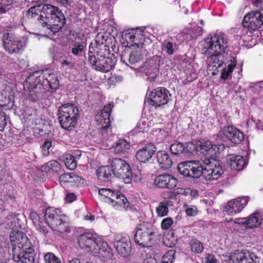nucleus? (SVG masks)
<instances>
[{"mask_svg": "<svg viewBox=\"0 0 263 263\" xmlns=\"http://www.w3.org/2000/svg\"><path fill=\"white\" fill-rule=\"evenodd\" d=\"M146 261V263H148V262H149L148 260H147V261Z\"/></svg>", "mask_w": 263, "mask_h": 263, "instance_id": "obj_63", "label": "nucleus"}, {"mask_svg": "<svg viewBox=\"0 0 263 263\" xmlns=\"http://www.w3.org/2000/svg\"><path fill=\"white\" fill-rule=\"evenodd\" d=\"M112 102H109L105 105L100 113H98L95 117L96 121L98 124L102 125L101 131L102 135H104L108 129L110 123V112L113 107Z\"/></svg>", "mask_w": 263, "mask_h": 263, "instance_id": "obj_19", "label": "nucleus"}, {"mask_svg": "<svg viewBox=\"0 0 263 263\" xmlns=\"http://www.w3.org/2000/svg\"><path fill=\"white\" fill-rule=\"evenodd\" d=\"M114 175L123 180L125 183H129L133 178L132 172L129 164L121 159L115 158L111 162Z\"/></svg>", "mask_w": 263, "mask_h": 263, "instance_id": "obj_11", "label": "nucleus"}, {"mask_svg": "<svg viewBox=\"0 0 263 263\" xmlns=\"http://www.w3.org/2000/svg\"><path fill=\"white\" fill-rule=\"evenodd\" d=\"M229 221H231V222L233 221V222L235 224H238L239 225H245V222H246L245 218L235 219L234 221L232 219H231Z\"/></svg>", "mask_w": 263, "mask_h": 263, "instance_id": "obj_57", "label": "nucleus"}, {"mask_svg": "<svg viewBox=\"0 0 263 263\" xmlns=\"http://www.w3.org/2000/svg\"><path fill=\"white\" fill-rule=\"evenodd\" d=\"M115 196L111 198V203L114 206H119L124 208L127 207L128 202L126 198L122 194H120L118 192H115Z\"/></svg>", "mask_w": 263, "mask_h": 263, "instance_id": "obj_30", "label": "nucleus"}, {"mask_svg": "<svg viewBox=\"0 0 263 263\" xmlns=\"http://www.w3.org/2000/svg\"><path fill=\"white\" fill-rule=\"evenodd\" d=\"M122 38L127 42V44L134 48H142L144 44V38L141 31L126 30L122 34Z\"/></svg>", "mask_w": 263, "mask_h": 263, "instance_id": "obj_17", "label": "nucleus"}, {"mask_svg": "<svg viewBox=\"0 0 263 263\" xmlns=\"http://www.w3.org/2000/svg\"><path fill=\"white\" fill-rule=\"evenodd\" d=\"M69 263H81L80 259L78 258H73L71 260H70Z\"/></svg>", "mask_w": 263, "mask_h": 263, "instance_id": "obj_59", "label": "nucleus"}, {"mask_svg": "<svg viewBox=\"0 0 263 263\" xmlns=\"http://www.w3.org/2000/svg\"><path fill=\"white\" fill-rule=\"evenodd\" d=\"M10 239L13 260L20 263H33L35 254L28 237L22 232L13 230L10 234Z\"/></svg>", "mask_w": 263, "mask_h": 263, "instance_id": "obj_3", "label": "nucleus"}, {"mask_svg": "<svg viewBox=\"0 0 263 263\" xmlns=\"http://www.w3.org/2000/svg\"><path fill=\"white\" fill-rule=\"evenodd\" d=\"M115 192L109 189L102 188L99 190V194L108 198L110 201L115 196Z\"/></svg>", "mask_w": 263, "mask_h": 263, "instance_id": "obj_45", "label": "nucleus"}, {"mask_svg": "<svg viewBox=\"0 0 263 263\" xmlns=\"http://www.w3.org/2000/svg\"><path fill=\"white\" fill-rule=\"evenodd\" d=\"M114 246L119 254L126 257L129 254L131 249V242L129 236L125 233H119L115 235Z\"/></svg>", "mask_w": 263, "mask_h": 263, "instance_id": "obj_15", "label": "nucleus"}, {"mask_svg": "<svg viewBox=\"0 0 263 263\" xmlns=\"http://www.w3.org/2000/svg\"><path fill=\"white\" fill-rule=\"evenodd\" d=\"M42 171L46 172L58 173L61 170V165L56 160H51L42 167Z\"/></svg>", "mask_w": 263, "mask_h": 263, "instance_id": "obj_33", "label": "nucleus"}, {"mask_svg": "<svg viewBox=\"0 0 263 263\" xmlns=\"http://www.w3.org/2000/svg\"><path fill=\"white\" fill-rule=\"evenodd\" d=\"M80 180L81 178L73 173H65L61 175L59 177V181L62 185H63L65 183L76 182Z\"/></svg>", "mask_w": 263, "mask_h": 263, "instance_id": "obj_31", "label": "nucleus"}, {"mask_svg": "<svg viewBox=\"0 0 263 263\" xmlns=\"http://www.w3.org/2000/svg\"><path fill=\"white\" fill-rule=\"evenodd\" d=\"M148 97L150 104L157 107L167 104L171 99V95L167 89L160 87L152 91Z\"/></svg>", "mask_w": 263, "mask_h": 263, "instance_id": "obj_14", "label": "nucleus"}, {"mask_svg": "<svg viewBox=\"0 0 263 263\" xmlns=\"http://www.w3.org/2000/svg\"><path fill=\"white\" fill-rule=\"evenodd\" d=\"M236 59L234 57H231L229 63L228 65L223 68L220 79L223 81H226L231 78L234 68L236 66Z\"/></svg>", "mask_w": 263, "mask_h": 263, "instance_id": "obj_26", "label": "nucleus"}, {"mask_svg": "<svg viewBox=\"0 0 263 263\" xmlns=\"http://www.w3.org/2000/svg\"><path fill=\"white\" fill-rule=\"evenodd\" d=\"M173 223V219L170 217H166L162 220L161 227L163 230H167L171 227Z\"/></svg>", "mask_w": 263, "mask_h": 263, "instance_id": "obj_48", "label": "nucleus"}, {"mask_svg": "<svg viewBox=\"0 0 263 263\" xmlns=\"http://www.w3.org/2000/svg\"><path fill=\"white\" fill-rule=\"evenodd\" d=\"M43 77H45V80L51 88H56L58 87L59 82L55 74L48 73L47 75L45 74Z\"/></svg>", "mask_w": 263, "mask_h": 263, "instance_id": "obj_36", "label": "nucleus"}, {"mask_svg": "<svg viewBox=\"0 0 263 263\" xmlns=\"http://www.w3.org/2000/svg\"><path fill=\"white\" fill-rule=\"evenodd\" d=\"M30 216L33 224L37 230L43 233H46L47 232L43 222L40 220V218L36 212H31L30 213Z\"/></svg>", "mask_w": 263, "mask_h": 263, "instance_id": "obj_34", "label": "nucleus"}, {"mask_svg": "<svg viewBox=\"0 0 263 263\" xmlns=\"http://www.w3.org/2000/svg\"><path fill=\"white\" fill-rule=\"evenodd\" d=\"M223 135L235 144L239 143L243 139V133L233 126L224 127L222 129Z\"/></svg>", "mask_w": 263, "mask_h": 263, "instance_id": "obj_22", "label": "nucleus"}, {"mask_svg": "<svg viewBox=\"0 0 263 263\" xmlns=\"http://www.w3.org/2000/svg\"><path fill=\"white\" fill-rule=\"evenodd\" d=\"M220 147L222 148V145H214L210 141H204L200 144L201 152L204 155H208L210 156H212L218 152Z\"/></svg>", "mask_w": 263, "mask_h": 263, "instance_id": "obj_25", "label": "nucleus"}, {"mask_svg": "<svg viewBox=\"0 0 263 263\" xmlns=\"http://www.w3.org/2000/svg\"><path fill=\"white\" fill-rule=\"evenodd\" d=\"M175 251L170 250L162 256L161 263H173L175 258Z\"/></svg>", "mask_w": 263, "mask_h": 263, "instance_id": "obj_41", "label": "nucleus"}, {"mask_svg": "<svg viewBox=\"0 0 263 263\" xmlns=\"http://www.w3.org/2000/svg\"><path fill=\"white\" fill-rule=\"evenodd\" d=\"M253 4L256 10L246 14L242 24L244 27L254 31L263 25V0H255Z\"/></svg>", "mask_w": 263, "mask_h": 263, "instance_id": "obj_7", "label": "nucleus"}, {"mask_svg": "<svg viewBox=\"0 0 263 263\" xmlns=\"http://www.w3.org/2000/svg\"><path fill=\"white\" fill-rule=\"evenodd\" d=\"M2 28H1V27H0V32H1V30H2Z\"/></svg>", "mask_w": 263, "mask_h": 263, "instance_id": "obj_62", "label": "nucleus"}, {"mask_svg": "<svg viewBox=\"0 0 263 263\" xmlns=\"http://www.w3.org/2000/svg\"><path fill=\"white\" fill-rule=\"evenodd\" d=\"M256 255L246 250H237L230 256L229 263H257Z\"/></svg>", "mask_w": 263, "mask_h": 263, "instance_id": "obj_16", "label": "nucleus"}, {"mask_svg": "<svg viewBox=\"0 0 263 263\" xmlns=\"http://www.w3.org/2000/svg\"><path fill=\"white\" fill-rule=\"evenodd\" d=\"M29 18L37 21L43 27L53 33L58 32L63 26L65 18L58 8L50 4L37 5L31 7L27 13Z\"/></svg>", "mask_w": 263, "mask_h": 263, "instance_id": "obj_1", "label": "nucleus"}, {"mask_svg": "<svg viewBox=\"0 0 263 263\" xmlns=\"http://www.w3.org/2000/svg\"><path fill=\"white\" fill-rule=\"evenodd\" d=\"M130 144L124 139H120L116 142L114 147V152L118 154H121L127 152Z\"/></svg>", "mask_w": 263, "mask_h": 263, "instance_id": "obj_32", "label": "nucleus"}, {"mask_svg": "<svg viewBox=\"0 0 263 263\" xmlns=\"http://www.w3.org/2000/svg\"><path fill=\"white\" fill-rule=\"evenodd\" d=\"M76 199V196L73 193L67 194L65 199L67 202L71 203Z\"/></svg>", "mask_w": 263, "mask_h": 263, "instance_id": "obj_55", "label": "nucleus"}, {"mask_svg": "<svg viewBox=\"0 0 263 263\" xmlns=\"http://www.w3.org/2000/svg\"><path fill=\"white\" fill-rule=\"evenodd\" d=\"M149 260L151 261V263H155L156 260L154 258H150Z\"/></svg>", "mask_w": 263, "mask_h": 263, "instance_id": "obj_60", "label": "nucleus"}, {"mask_svg": "<svg viewBox=\"0 0 263 263\" xmlns=\"http://www.w3.org/2000/svg\"><path fill=\"white\" fill-rule=\"evenodd\" d=\"M85 219L92 221L95 219V216L92 215H87L85 216Z\"/></svg>", "mask_w": 263, "mask_h": 263, "instance_id": "obj_58", "label": "nucleus"}, {"mask_svg": "<svg viewBox=\"0 0 263 263\" xmlns=\"http://www.w3.org/2000/svg\"><path fill=\"white\" fill-rule=\"evenodd\" d=\"M202 34V28L197 27L195 32L184 33L183 34V38L187 42L192 40H195L197 36H200Z\"/></svg>", "mask_w": 263, "mask_h": 263, "instance_id": "obj_40", "label": "nucleus"}, {"mask_svg": "<svg viewBox=\"0 0 263 263\" xmlns=\"http://www.w3.org/2000/svg\"><path fill=\"white\" fill-rule=\"evenodd\" d=\"M159 235L158 230L149 222H143L138 228L134 239L142 248L149 247L151 241Z\"/></svg>", "mask_w": 263, "mask_h": 263, "instance_id": "obj_6", "label": "nucleus"}, {"mask_svg": "<svg viewBox=\"0 0 263 263\" xmlns=\"http://www.w3.org/2000/svg\"><path fill=\"white\" fill-rule=\"evenodd\" d=\"M184 208L186 214L189 216H195L198 213L197 208L195 205L185 204Z\"/></svg>", "mask_w": 263, "mask_h": 263, "instance_id": "obj_46", "label": "nucleus"}, {"mask_svg": "<svg viewBox=\"0 0 263 263\" xmlns=\"http://www.w3.org/2000/svg\"><path fill=\"white\" fill-rule=\"evenodd\" d=\"M163 242L166 246L172 248L176 245V239L173 236H170V238H168V236H166L163 239Z\"/></svg>", "mask_w": 263, "mask_h": 263, "instance_id": "obj_50", "label": "nucleus"}, {"mask_svg": "<svg viewBox=\"0 0 263 263\" xmlns=\"http://www.w3.org/2000/svg\"><path fill=\"white\" fill-rule=\"evenodd\" d=\"M44 258L45 263H61L60 259L51 252L46 253Z\"/></svg>", "mask_w": 263, "mask_h": 263, "instance_id": "obj_43", "label": "nucleus"}, {"mask_svg": "<svg viewBox=\"0 0 263 263\" xmlns=\"http://www.w3.org/2000/svg\"><path fill=\"white\" fill-rule=\"evenodd\" d=\"M190 245L191 251L195 254L200 253L203 250L202 244L197 240H192Z\"/></svg>", "mask_w": 263, "mask_h": 263, "instance_id": "obj_38", "label": "nucleus"}, {"mask_svg": "<svg viewBox=\"0 0 263 263\" xmlns=\"http://www.w3.org/2000/svg\"><path fill=\"white\" fill-rule=\"evenodd\" d=\"M97 55L96 53L88 54V61L92 68L97 71L104 73L110 71L114 68L116 60L109 57H105L100 55Z\"/></svg>", "mask_w": 263, "mask_h": 263, "instance_id": "obj_9", "label": "nucleus"}, {"mask_svg": "<svg viewBox=\"0 0 263 263\" xmlns=\"http://www.w3.org/2000/svg\"><path fill=\"white\" fill-rule=\"evenodd\" d=\"M248 201L249 198L247 197L231 200L224 206L223 211L229 215H234L241 211Z\"/></svg>", "mask_w": 263, "mask_h": 263, "instance_id": "obj_18", "label": "nucleus"}, {"mask_svg": "<svg viewBox=\"0 0 263 263\" xmlns=\"http://www.w3.org/2000/svg\"><path fill=\"white\" fill-rule=\"evenodd\" d=\"M206 263H217V259L213 254H208L205 257Z\"/></svg>", "mask_w": 263, "mask_h": 263, "instance_id": "obj_54", "label": "nucleus"}, {"mask_svg": "<svg viewBox=\"0 0 263 263\" xmlns=\"http://www.w3.org/2000/svg\"><path fill=\"white\" fill-rule=\"evenodd\" d=\"M178 170L184 176L198 178L203 175V166L199 161H187L180 163Z\"/></svg>", "mask_w": 263, "mask_h": 263, "instance_id": "obj_12", "label": "nucleus"}, {"mask_svg": "<svg viewBox=\"0 0 263 263\" xmlns=\"http://www.w3.org/2000/svg\"><path fill=\"white\" fill-rule=\"evenodd\" d=\"M55 1L63 6H66L70 5L73 0H55Z\"/></svg>", "mask_w": 263, "mask_h": 263, "instance_id": "obj_56", "label": "nucleus"}, {"mask_svg": "<svg viewBox=\"0 0 263 263\" xmlns=\"http://www.w3.org/2000/svg\"><path fill=\"white\" fill-rule=\"evenodd\" d=\"M177 182L176 178L168 174L159 175L154 180L155 185L159 188L173 189L176 186Z\"/></svg>", "mask_w": 263, "mask_h": 263, "instance_id": "obj_20", "label": "nucleus"}, {"mask_svg": "<svg viewBox=\"0 0 263 263\" xmlns=\"http://www.w3.org/2000/svg\"><path fill=\"white\" fill-rule=\"evenodd\" d=\"M245 227L252 229L259 226L262 222V219L259 213L256 212L251 214L249 217L245 218Z\"/></svg>", "mask_w": 263, "mask_h": 263, "instance_id": "obj_28", "label": "nucleus"}, {"mask_svg": "<svg viewBox=\"0 0 263 263\" xmlns=\"http://www.w3.org/2000/svg\"><path fill=\"white\" fill-rule=\"evenodd\" d=\"M64 161L66 167L70 170H73L77 166L76 161L73 156L70 154L63 155Z\"/></svg>", "mask_w": 263, "mask_h": 263, "instance_id": "obj_35", "label": "nucleus"}, {"mask_svg": "<svg viewBox=\"0 0 263 263\" xmlns=\"http://www.w3.org/2000/svg\"><path fill=\"white\" fill-rule=\"evenodd\" d=\"M141 53L138 51H133L129 57V62L130 64H135L142 59Z\"/></svg>", "mask_w": 263, "mask_h": 263, "instance_id": "obj_44", "label": "nucleus"}, {"mask_svg": "<svg viewBox=\"0 0 263 263\" xmlns=\"http://www.w3.org/2000/svg\"><path fill=\"white\" fill-rule=\"evenodd\" d=\"M230 161L231 168L238 171H241L247 164L241 156H232L230 158Z\"/></svg>", "mask_w": 263, "mask_h": 263, "instance_id": "obj_29", "label": "nucleus"}, {"mask_svg": "<svg viewBox=\"0 0 263 263\" xmlns=\"http://www.w3.org/2000/svg\"><path fill=\"white\" fill-rule=\"evenodd\" d=\"M106 39V36L101 33H98L94 40L89 46L88 54L96 53L97 55H99V47L102 45L105 42Z\"/></svg>", "mask_w": 263, "mask_h": 263, "instance_id": "obj_24", "label": "nucleus"}, {"mask_svg": "<svg viewBox=\"0 0 263 263\" xmlns=\"http://www.w3.org/2000/svg\"><path fill=\"white\" fill-rule=\"evenodd\" d=\"M249 87L254 93H257L263 87V81L256 83H250Z\"/></svg>", "mask_w": 263, "mask_h": 263, "instance_id": "obj_47", "label": "nucleus"}, {"mask_svg": "<svg viewBox=\"0 0 263 263\" xmlns=\"http://www.w3.org/2000/svg\"><path fill=\"white\" fill-rule=\"evenodd\" d=\"M203 175L206 180H217L223 173V170L220 163L209 157L203 160Z\"/></svg>", "mask_w": 263, "mask_h": 263, "instance_id": "obj_13", "label": "nucleus"}, {"mask_svg": "<svg viewBox=\"0 0 263 263\" xmlns=\"http://www.w3.org/2000/svg\"><path fill=\"white\" fill-rule=\"evenodd\" d=\"M156 150V147L153 143L147 144L137 152L136 157L139 162L146 163L152 158Z\"/></svg>", "mask_w": 263, "mask_h": 263, "instance_id": "obj_21", "label": "nucleus"}, {"mask_svg": "<svg viewBox=\"0 0 263 263\" xmlns=\"http://www.w3.org/2000/svg\"><path fill=\"white\" fill-rule=\"evenodd\" d=\"M85 45L83 42L80 43H75L72 45L71 51L74 55H78L81 53L84 50Z\"/></svg>", "mask_w": 263, "mask_h": 263, "instance_id": "obj_42", "label": "nucleus"}, {"mask_svg": "<svg viewBox=\"0 0 263 263\" xmlns=\"http://www.w3.org/2000/svg\"><path fill=\"white\" fill-rule=\"evenodd\" d=\"M162 49L165 51L168 54L172 55L174 52V44L170 42L164 43Z\"/></svg>", "mask_w": 263, "mask_h": 263, "instance_id": "obj_49", "label": "nucleus"}, {"mask_svg": "<svg viewBox=\"0 0 263 263\" xmlns=\"http://www.w3.org/2000/svg\"><path fill=\"white\" fill-rule=\"evenodd\" d=\"M79 111L78 107L72 104H65L59 109V120L61 127L71 130L77 123Z\"/></svg>", "mask_w": 263, "mask_h": 263, "instance_id": "obj_5", "label": "nucleus"}, {"mask_svg": "<svg viewBox=\"0 0 263 263\" xmlns=\"http://www.w3.org/2000/svg\"><path fill=\"white\" fill-rule=\"evenodd\" d=\"M168 212V201L161 202L156 208V212L158 216L163 217L166 216Z\"/></svg>", "mask_w": 263, "mask_h": 263, "instance_id": "obj_37", "label": "nucleus"}, {"mask_svg": "<svg viewBox=\"0 0 263 263\" xmlns=\"http://www.w3.org/2000/svg\"><path fill=\"white\" fill-rule=\"evenodd\" d=\"M61 213L60 209L48 208L45 213V220L53 231L62 233L66 231L68 225Z\"/></svg>", "mask_w": 263, "mask_h": 263, "instance_id": "obj_8", "label": "nucleus"}, {"mask_svg": "<svg viewBox=\"0 0 263 263\" xmlns=\"http://www.w3.org/2000/svg\"><path fill=\"white\" fill-rule=\"evenodd\" d=\"M200 22H201V24H202V26H203V25H204V24H203V21H202V20H201Z\"/></svg>", "mask_w": 263, "mask_h": 263, "instance_id": "obj_61", "label": "nucleus"}, {"mask_svg": "<svg viewBox=\"0 0 263 263\" xmlns=\"http://www.w3.org/2000/svg\"><path fill=\"white\" fill-rule=\"evenodd\" d=\"M3 42L5 50L12 54L19 52L26 46L27 38L18 37L12 33H7L3 34Z\"/></svg>", "mask_w": 263, "mask_h": 263, "instance_id": "obj_10", "label": "nucleus"}, {"mask_svg": "<svg viewBox=\"0 0 263 263\" xmlns=\"http://www.w3.org/2000/svg\"><path fill=\"white\" fill-rule=\"evenodd\" d=\"M6 124V116L3 112H0V131H3L4 129Z\"/></svg>", "mask_w": 263, "mask_h": 263, "instance_id": "obj_52", "label": "nucleus"}, {"mask_svg": "<svg viewBox=\"0 0 263 263\" xmlns=\"http://www.w3.org/2000/svg\"><path fill=\"white\" fill-rule=\"evenodd\" d=\"M52 145L51 142L49 140H46L42 145V153L44 156H47L49 154V148Z\"/></svg>", "mask_w": 263, "mask_h": 263, "instance_id": "obj_51", "label": "nucleus"}, {"mask_svg": "<svg viewBox=\"0 0 263 263\" xmlns=\"http://www.w3.org/2000/svg\"><path fill=\"white\" fill-rule=\"evenodd\" d=\"M228 47V37L222 32L215 33L204 40L202 53L208 57L209 68L213 71V75L217 74L218 68L223 64L222 53Z\"/></svg>", "mask_w": 263, "mask_h": 263, "instance_id": "obj_2", "label": "nucleus"}, {"mask_svg": "<svg viewBox=\"0 0 263 263\" xmlns=\"http://www.w3.org/2000/svg\"><path fill=\"white\" fill-rule=\"evenodd\" d=\"M78 243L81 249L95 255L100 254L105 256L110 254L111 249L107 242L98 237L96 234L86 233L82 234L78 239Z\"/></svg>", "mask_w": 263, "mask_h": 263, "instance_id": "obj_4", "label": "nucleus"}, {"mask_svg": "<svg viewBox=\"0 0 263 263\" xmlns=\"http://www.w3.org/2000/svg\"><path fill=\"white\" fill-rule=\"evenodd\" d=\"M157 161L160 167L164 170L171 168L173 164L172 158L165 151H158L157 153Z\"/></svg>", "mask_w": 263, "mask_h": 263, "instance_id": "obj_23", "label": "nucleus"}, {"mask_svg": "<svg viewBox=\"0 0 263 263\" xmlns=\"http://www.w3.org/2000/svg\"><path fill=\"white\" fill-rule=\"evenodd\" d=\"M73 65L67 60H64L61 64V68L65 70H67L68 68L71 69Z\"/></svg>", "mask_w": 263, "mask_h": 263, "instance_id": "obj_53", "label": "nucleus"}, {"mask_svg": "<svg viewBox=\"0 0 263 263\" xmlns=\"http://www.w3.org/2000/svg\"><path fill=\"white\" fill-rule=\"evenodd\" d=\"M170 151L174 155H179L184 151V146L180 142H176L171 145Z\"/></svg>", "mask_w": 263, "mask_h": 263, "instance_id": "obj_39", "label": "nucleus"}, {"mask_svg": "<svg viewBox=\"0 0 263 263\" xmlns=\"http://www.w3.org/2000/svg\"><path fill=\"white\" fill-rule=\"evenodd\" d=\"M97 177L101 181H106L109 180L114 175L113 170L108 165L102 166L97 171Z\"/></svg>", "mask_w": 263, "mask_h": 263, "instance_id": "obj_27", "label": "nucleus"}]
</instances>
